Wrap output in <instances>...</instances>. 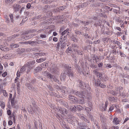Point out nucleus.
Here are the masks:
<instances>
[{
  "instance_id": "nucleus-59",
  "label": "nucleus",
  "mask_w": 129,
  "mask_h": 129,
  "mask_svg": "<svg viewBox=\"0 0 129 129\" xmlns=\"http://www.w3.org/2000/svg\"><path fill=\"white\" fill-rule=\"evenodd\" d=\"M13 124L12 121L11 120H10L8 121V124L9 125H11Z\"/></svg>"
},
{
  "instance_id": "nucleus-1",
  "label": "nucleus",
  "mask_w": 129,
  "mask_h": 129,
  "mask_svg": "<svg viewBox=\"0 0 129 129\" xmlns=\"http://www.w3.org/2000/svg\"><path fill=\"white\" fill-rule=\"evenodd\" d=\"M33 66L32 65L31 63L28 62L25 64L21 69V72H26L28 73L30 71V70L33 68Z\"/></svg>"
},
{
  "instance_id": "nucleus-42",
  "label": "nucleus",
  "mask_w": 129,
  "mask_h": 129,
  "mask_svg": "<svg viewBox=\"0 0 129 129\" xmlns=\"http://www.w3.org/2000/svg\"><path fill=\"white\" fill-rule=\"evenodd\" d=\"M113 122H115L116 123V124H117L119 123L118 121V118H115L113 120Z\"/></svg>"
},
{
  "instance_id": "nucleus-45",
  "label": "nucleus",
  "mask_w": 129,
  "mask_h": 129,
  "mask_svg": "<svg viewBox=\"0 0 129 129\" xmlns=\"http://www.w3.org/2000/svg\"><path fill=\"white\" fill-rule=\"evenodd\" d=\"M49 5H45L44 6V8L43 9V10H46L48 9H49Z\"/></svg>"
},
{
  "instance_id": "nucleus-39",
  "label": "nucleus",
  "mask_w": 129,
  "mask_h": 129,
  "mask_svg": "<svg viewBox=\"0 0 129 129\" xmlns=\"http://www.w3.org/2000/svg\"><path fill=\"white\" fill-rule=\"evenodd\" d=\"M74 66H75V67L76 68V69L77 70V71H79L80 70H79V68L80 67L78 64H77L76 63L75 64Z\"/></svg>"
},
{
  "instance_id": "nucleus-38",
  "label": "nucleus",
  "mask_w": 129,
  "mask_h": 129,
  "mask_svg": "<svg viewBox=\"0 0 129 129\" xmlns=\"http://www.w3.org/2000/svg\"><path fill=\"white\" fill-rule=\"evenodd\" d=\"M14 1L13 0H5V3L7 4L10 2L13 3Z\"/></svg>"
},
{
  "instance_id": "nucleus-20",
  "label": "nucleus",
  "mask_w": 129,
  "mask_h": 129,
  "mask_svg": "<svg viewBox=\"0 0 129 129\" xmlns=\"http://www.w3.org/2000/svg\"><path fill=\"white\" fill-rule=\"evenodd\" d=\"M15 98V97L14 96L12 99H11V105L12 107L14 108H15L16 107L14 103Z\"/></svg>"
},
{
  "instance_id": "nucleus-17",
  "label": "nucleus",
  "mask_w": 129,
  "mask_h": 129,
  "mask_svg": "<svg viewBox=\"0 0 129 129\" xmlns=\"http://www.w3.org/2000/svg\"><path fill=\"white\" fill-rule=\"evenodd\" d=\"M116 97L109 96L108 99L112 102H115L116 101Z\"/></svg>"
},
{
  "instance_id": "nucleus-19",
  "label": "nucleus",
  "mask_w": 129,
  "mask_h": 129,
  "mask_svg": "<svg viewBox=\"0 0 129 129\" xmlns=\"http://www.w3.org/2000/svg\"><path fill=\"white\" fill-rule=\"evenodd\" d=\"M84 99V98H83L81 99L77 100V102L80 104H84L85 102Z\"/></svg>"
},
{
  "instance_id": "nucleus-4",
  "label": "nucleus",
  "mask_w": 129,
  "mask_h": 129,
  "mask_svg": "<svg viewBox=\"0 0 129 129\" xmlns=\"http://www.w3.org/2000/svg\"><path fill=\"white\" fill-rule=\"evenodd\" d=\"M84 93L85 92L83 91H77L75 93V94L76 95H78L80 98H85L86 99V96L84 95Z\"/></svg>"
},
{
  "instance_id": "nucleus-46",
  "label": "nucleus",
  "mask_w": 129,
  "mask_h": 129,
  "mask_svg": "<svg viewBox=\"0 0 129 129\" xmlns=\"http://www.w3.org/2000/svg\"><path fill=\"white\" fill-rule=\"evenodd\" d=\"M105 8L106 9H107L108 10L110 11H111L113 9L112 8H110L107 6H106Z\"/></svg>"
},
{
  "instance_id": "nucleus-31",
  "label": "nucleus",
  "mask_w": 129,
  "mask_h": 129,
  "mask_svg": "<svg viewBox=\"0 0 129 129\" xmlns=\"http://www.w3.org/2000/svg\"><path fill=\"white\" fill-rule=\"evenodd\" d=\"M76 108L79 111H81L82 109L83 108L80 105H78L76 107Z\"/></svg>"
},
{
  "instance_id": "nucleus-52",
  "label": "nucleus",
  "mask_w": 129,
  "mask_h": 129,
  "mask_svg": "<svg viewBox=\"0 0 129 129\" xmlns=\"http://www.w3.org/2000/svg\"><path fill=\"white\" fill-rule=\"evenodd\" d=\"M84 23H83V24H84L85 25H88L90 23V22L89 21H84Z\"/></svg>"
},
{
  "instance_id": "nucleus-47",
  "label": "nucleus",
  "mask_w": 129,
  "mask_h": 129,
  "mask_svg": "<svg viewBox=\"0 0 129 129\" xmlns=\"http://www.w3.org/2000/svg\"><path fill=\"white\" fill-rule=\"evenodd\" d=\"M46 37V36L45 35L41 34L40 35V37L42 38H45Z\"/></svg>"
},
{
  "instance_id": "nucleus-60",
  "label": "nucleus",
  "mask_w": 129,
  "mask_h": 129,
  "mask_svg": "<svg viewBox=\"0 0 129 129\" xmlns=\"http://www.w3.org/2000/svg\"><path fill=\"white\" fill-rule=\"evenodd\" d=\"M112 53L114 54H116V49H114L112 51Z\"/></svg>"
},
{
  "instance_id": "nucleus-3",
  "label": "nucleus",
  "mask_w": 129,
  "mask_h": 129,
  "mask_svg": "<svg viewBox=\"0 0 129 129\" xmlns=\"http://www.w3.org/2000/svg\"><path fill=\"white\" fill-rule=\"evenodd\" d=\"M67 74L68 75L69 78H72L75 76L74 72L72 70H68L67 71H64L63 74V76H65Z\"/></svg>"
},
{
  "instance_id": "nucleus-14",
  "label": "nucleus",
  "mask_w": 129,
  "mask_h": 129,
  "mask_svg": "<svg viewBox=\"0 0 129 129\" xmlns=\"http://www.w3.org/2000/svg\"><path fill=\"white\" fill-rule=\"evenodd\" d=\"M92 97L91 96H90L88 97L87 99L88 100V104L89 106L90 107H91L92 106V103L91 102V99Z\"/></svg>"
},
{
  "instance_id": "nucleus-34",
  "label": "nucleus",
  "mask_w": 129,
  "mask_h": 129,
  "mask_svg": "<svg viewBox=\"0 0 129 129\" xmlns=\"http://www.w3.org/2000/svg\"><path fill=\"white\" fill-rule=\"evenodd\" d=\"M70 38L74 42H75V41L77 40L76 38L74 36H71V37Z\"/></svg>"
},
{
  "instance_id": "nucleus-7",
  "label": "nucleus",
  "mask_w": 129,
  "mask_h": 129,
  "mask_svg": "<svg viewBox=\"0 0 129 129\" xmlns=\"http://www.w3.org/2000/svg\"><path fill=\"white\" fill-rule=\"evenodd\" d=\"M90 3L89 2H86L83 3L80 5H78L77 6V7L79 9L83 8L86 7Z\"/></svg>"
},
{
  "instance_id": "nucleus-51",
  "label": "nucleus",
  "mask_w": 129,
  "mask_h": 129,
  "mask_svg": "<svg viewBox=\"0 0 129 129\" xmlns=\"http://www.w3.org/2000/svg\"><path fill=\"white\" fill-rule=\"evenodd\" d=\"M53 95L58 98H60L61 97L59 95L56 94V93H54Z\"/></svg>"
},
{
  "instance_id": "nucleus-5",
  "label": "nucleus",
  "mask_w": 129,
  "mask_h": 129,
  "mask_svg": "<svg viewBox=\"0 0 129 129\" xmlns=\"http://www.w3.org/2000/svg\"><path fill=\"white\" fill-rule=\"evenodd\" d=\"M83 91L85 92L84 95L86 96V98H88V97L91 96V93L89 89H85Z\"/></svg>"
},
{
  "instance_id": "nucleus-13",
  "label": "nucleus",
  "mask_w": 129,
  "mask_h": 129,
  "mask_svg": "<svg viewBox=\"0 0 129 129\" xmlns=\"http://www.w3.org/2000/svg\"><path fill=\"white\" fill-rule=\"evenodd\" d=\"M58 69L57 68L55 67L51 69V71L52 73L57 74L58 73Z\"/></svg>"
},
{
  "instance_id": "nucleus-28",
  "label": "nucleus",
  "mask_w": 129,
  "mask_h": 129,
  "mask_svg": "<svg viewBox=\"0 0 129 129\" xmlns=\"http://www.w3.org/2000/svg\"><path fill=\"white\" fill-rule=\"evenodd\" d=\"M61 114H63L64 113L66 114H67L68 111L66 109L64 108H63L62 109V111H61Z\"/></svg>"
},
{
  "instance_id": "nucleus-23",
  "label": "nucleus",
  "mask_w": 129,
  "mask_h": 129,
  "mask_svg": "<svg viewBox=\"0 0 129 129\" xmlns=\"http://www.w3.org/2000/svg\"><path fill=\"white\" fill-rule=\"evenodd\" d=\"M38 44H39V43L37 41H31V45L32 46H35Z\"/></svg>"
},
{
  "instance_id": "nucleus-18",
  "label": "nucleus",
  "mask_w": 129,
  "mask_h": 129,
  "mask_svg": "<svg viewBox=\"0 0 129 129\" xmlns=\"http://www.w3.org/2000/svg\"><path fill=\"white\" fill-rule=\"evenodd\" d=\"M27 109L28 111L31 114L33 113V112H36L37 110V109L36 108V107H34V108H32V109L30 110H29V109L28 108H27Z\"/></svg>"
},
{
  "instance_id": "nucleus-16",
  "label": "nucleus",
  "mask_w": 129,
  "mask_h": 129,
  "mask_svg": "<svg viewBox=\"0 0 129 129\" xmlns=\"http://www.w3.org/2000/svg\"><path fill=\"white\" fill-rule=\"evenodd\" d=\"M96 75L97 77L100 79V80H103V78L102 77V75L101 73L99 72H97Z\"/></svg>"
},
{
  "instance_id": "nucleus-26",
  "label": "nucleus",
  "mask_w": 129,
  "mask_h": 129,
  "mask_svg": "<svg viewBox=\"0 0 129 129\" xmlns=\"http://www.w3.org/2000/svg\"><path fill=\"white\" fill-rule=\"evenodd\" d=\"M74 106V107L71 106L70 108V109L72 111L75 112L76 111V106Z\"/></svg>"
},
{
  "instance_id": "nucleus-35",
  "label": "nucleus",
  "mask_w": 129,
  "mask_h": 129,
  "mask_svg": "<svg viewBox=\"0 0 129 129\" xmlns=\"http://www.w3.org/2000/svg\"><path fill=\"white\" fill-rule=\"evenodd\" d=\"M46 15L47 17L51 16L52 15V13L51 11H49L46 13Z\"/></svg>"
},
{
  "instance_id": "nucleus-53",
  "label": "nucleus",
  "mask_w": 129,
  "mask_h": 129,
  "mask_svg": "<svg viewBox=\"0 0 129 129\" xmlns=\"http://www.w3.org/2000/svg\"><path fill=\"white\" fill-rule=\"evenodd\" d=\"M92 18L94 20L97 19L98 18V16H94L92 17Z\"/></svg>"
},
{
  "instance_id": "nucleus-32",
  "label": "nucleus",
  "mask_w": 129,
  "mask_h": 129,
  "mask_svg": "<svg viewBox=\"0 0 129 129\" xmlns=\"http://www.w3.org/2000/svg\"><path fill=\"white\" fill-rule=\"evenodd\" d=\"M19 36V34H15L11 36V39H14L15 38L17 37H18Z\"/></svg>"
},
{
  "instance_id": "nucleus-10",
  "label": "nucleus",
  "mask_w": 129,
  "mask_h": 129,
  "mask_svg": "<svg viewBox=\"0 0 129 129\" xmlns=\"http://www.w3.org/2000/svg\"><path fill=\"white\" fill-rule=\"evenodd\" d=\"M100 79H98L97 83L96 85L102 88H104L106 87V85L103 83L101 82Z\"/></svg>"
},
{
  "instance_id": "nucleus-58",
  "label": "nucleus",
  "mask_w": 129,
  "mask_h": 129,
  "mask_svg": "<svg viewBox=\"0 0 129 129\" xmlns=\"http://www.w3.org/2000/svg\"><path fill=\"white\" fill-rule=\"evenodd\" d=\"M31 7V5L30 3H28L26 5V7L28 9H29Z\"/></svg>"
},
{
  "instance_id": "nucleus-33",
  "label": "nucleus",
  "mask_w": 129,
  "mask_h": 129,
  "mask_svg": "<svg viewBox=\"0 0 129 129\" xmlns=\"http://www.w3.org/2000/svg\"><path fill=\"white\" fill-rule=\"evenodd\" d=\"M1 102V103L0 105L2 108L4 109L5 106V103L3 101H2Z\"/></svg>"
},
{
  "instance_id": "nucleus-61",
  "label": "nucleus",
  "mask_w": 129,
  "mask_h": 129,
  "mask_svg": "<svg viewBox=\"0 0 129 129\" xmlns=\"http://www.w3.org/2000/svg\"><path fill=\"white\" fill-rule=\"evenodd\" d=\"M36 82V80L34 79L31 80V83L32 84Z\"/></svg>"
},
{
  "instance_id": "nucleus-37",
  "label": "nucleus",
  "mask_w": 129,
  "mask_h": 129,
  "mask_svg": "<svg viewBox=\"0 0 129 129\" xmlns=\"http://www.w3.org/2000/svg\"><path fill=\"white\" fill-rule=\"evenodd\" d=\"M36 49V48H33V49H30V48H28L27 49L26 51L27 52H30L31 50L32 51H34L35 50V49Z\"/></svg>"
},
{
  "instance_id": "nucleus-12",
  "label": "nucleus",
  "mask_w": 129,
  "mask_h": 129,
  "mask_svg": "<svg viewBox=\"0 0 129 129\" xmlns=\"http://www.w3.org/2000/svg\"><path fill=\"white\" fill-rule=\"evenodd\" d=\"M42 73L44 74H46L48 78L51 79V80L52 79L53 77H54V76H53L49 72H47V71H46L44 72H43Z\"/></svg>"
},
{
  "instance_id": "nucleus-50",
  "label": "nucleus",
  "mask_w": 129,
  "mask_h": 129,
  "mask_svg": "<svg viewBox=\"0 0 129 129\" xmlns=\"http://www.w3.org/2000/svg\"><path fill=\"white\" fill-rule=\"evenodd\" d=\"M62 109H56V111H58L61 114V111H62Z\"/></svg>"
},
{
  "instance_id": "nucleus-15",
  "label": "nucleus",
  "mask_w": 129,
  "mask_h": 129,
  "mask_svg": "<svg viewBox=\"0 0 129 129\" xmlns=\"http://www.w3.org/2000/svg\"><path fill=\"white\" fill-rule=\"evenodd\" d=\"M75 122L79 126L81 127H86V126H85V125H84L83 123H82L79 122V121L77 120H75Z\"/></svg>"
},
{
  "instance_id": "nucleus-49",
  "label": "nucleus",
  "mask_w": 129,
  "mask_h": 129,
  "mask_svg": "<svg viewBox=\"0 0 129 129\" xmlns=\"http://www.w3.org/2000/svg\"><path fill=\"white\" fill-rule=\"evenodd\" d=\"M47 87L51 91H52L53 90V87L51 86L50 85H48Z\"/></svg>"
},
{
  "instance_id": "nucleus-24",
  "label": "nucleus",
  "mask_w": 129,
  "mask_h": 129,
  "mask_svg": "<svg viewBox=\"0 0 129 129\" xmlns=\"http://www.w3.org/2000/svg\"><path fill=\"white\" fill-rule=\"evenodd\" d=\"M53 80V81H54L55 82H57V83H58L59 84L60 83V82L59 80H58L57 78H56L54 76V77H53L52 79L51 80Z\"/></svg>"
},
{
  "instance_id": "nucleus-25",
  "label": "nucleus",
  "mask_w": 129,
  "mask_h": 129,
  "mask_svg": "<svg viewBox=\"0 0 129 129\" xmlns=\"http://www.w3.org/2000/svg\"><path fill=\"white\" fill-rule=\"evenodd\" d=\"M67 35H62L61 36V38H60V39H63L65 40L66 41V42H67Z\"/></svg>"
},
{
  "instance_id": "nucleus-11",
  "label": "nucleus",
  "mask_w": 129,
  "mask_h": 129,
  "mask_svg": "<svg viewBox=\"0 0 129 129\" xmlns=\"http://www.w3.org/2000/svg\"><path fill=\"white\" fill-rule=\"evenodd\" d=\"M16 12L18 11L21 8V6L18 4H14L13 6Z\"/></svg>"
},
{
  "instance_id": "nucleus-55",
  "label": "nucleus",
  "mask_w": 129,
  "mask_h": 129,
  "mask_svg": "<svg viewBox=\"0 0 129 129\" xmlns=\"http://www.w3.org/2000/svg\"><path fill=\"white\" fill-rule=\"evenodd\" d=\"M7 75V72H5L4 73L2 74V76L4 77H5Z\"/></svg>"
},
{
  "instance_id": "nucleus-29",
  "label": "nucleus",
  "mask_w": 129,
  "mask_h": 129,
  "mask_svg": "<svg viewBox=\"0 0 129 129\" xmlns=\"http://www.w3.org/2000/svg\"><path fill=\"white\" fill-rule=\"evenodd\" d=\"M20 82H18L16 84V88L18 90V91H20Z\"/></svg>"
},
{
  "instance_id": "nucleus-36",
  "label": "nucleus",
  "mask_w": 129,
  "mask_h": 129,
  "mask_svg": "<svg viewBox=\"0 0 129 129\" xmlns=\"http://www.w3.org/2000/svg\"><path fill=\"white\" fill-rule=\"evenodd\" d=\"M9 16L10 18V20L11 21V22H13V15L12 14H10L9 15Z\"/></svg>"
},
{
  "instance_id": "nucleus-27",
  "label": "nucleus",
  "mask_w": 129,
  "mask_h": 129,
  "mask_svg": "<svg viewBox=\"0 0 129 129\" xmlns=\"http://www.w3.org/2000/svg\"><path fill=\"white\" fill-rule=\"evenodd\" d=\"M53 5H52V7H56L57 6V3L55 1H54L52 0V4Z\"/></svg>"
},
{
  "instance_id": "nucleus-44",
  "label": "nucleus",
  "mask_w": 129,
  "mask_h": 129,
  "mask_svg": "<svg viewBox=\"0 0 129 129\" xmlns=\"http://www.w3.org/2000/svg\"><path fill=\"white\" fill-rule=\"evenodd\" d=\"M29 33V31H25L24 32L22 33V34H21V35H25L26 34H27Z\"/></svg>"
},
{
  "instance_id": "nucleus-56",
  "label": "nucleus",
  "mask_w": 129,
  "mask_h": 129,
  "mask_svg": "<svg viewBox=\"0 0 129 129\" xmlns=\"http://www.w3.org/2000/svg\"><path fill=\"white\" fill-rule=\"evenodd\" d=\"M7 114L9 115H10L11 114V111L10 110H8L7 111Z\"/></svg>"
},
{
  "instance_id": "nucleus-64",
  "label": "nucleus",
  "mask_w": 129,
  "mask_h": 129,
  "mask_svg": "<svg viewBox=\"0 0 129 129\" xmlns=\"http://www.w3.org/2000/svg\"><path fill=\"white\" fill-rule=\"evenodd\" d=\"M3 93L4 94V96H7V92L5 90H3Z\"/></svg>"
},
{
  "instance_id": "nucleus-41",
  "label": "nucleus",
  "mask_w": 129,
  "mask_h": 129,
  "mask_svg": "<svg viewBox=\"0 0 129 129\" xmlns=\"http://www.w3.org/2000/svg\"><path fill=\"white\" fill-rule=\"evenodd\" d=\"M9 50V48L4 46V48L3 49V51H8Z\"/></svg>"
},
{
  "instance_id": "nucleus-62",
  "label": "nucleus",
  "mask_w": 129,
  "mask_h": 129,
  "mask_svg": "<svg viewBox=\"0 0 129 129\" xmlns=\"http://www.w3.org/2000/svg\"><path fill=\"white\" fill-rule=\"evenodd\" d=\"M120 54L121 57H124L125 55L122 52H120Z\"/></svg>"
},
{
  "instance_id": "nucleus-57",
  "label": "nucleus",
  "mask_w": 129,
  "mask_h": 129,
  "mask_svg": "<svg viewBox=\"0 0 129 129\" xmlns=\"http://www.w3.org/2000/svg\"><path fill=\"white\" fill-rule=\"evenodd\" d=\"M75 120H70V123H71L73 125L74 124V122H75Z\"/></svg>"
},
{
  "instance_id": "nucleus-30",
  "label": "nucleus",
  "mask_w": 129,
  "mask_h": 129,
  "mask_svg": "<svg viewBox=\"0 0 129 129\" xmlns=\"http://www.w3.org/2000/svg\"><path fill=\"white\" fill-rule=\"evenodd\" d=\"M75 20L76 22L79 23V22L80 23H82L83 24V23H84V21H81V20L79 19L78 18H76L75 19Z\"/></svg>"
},
{
  "instance_id": "nucleus-43",
  "label": "nucleus",
  "mask_w": 129,
  "mask_h": 129,
  "mask_svg": "<svg viewBox=\"0 0 129 129\" xmlns=\"http://www.w3.org/2000/svg\"><path fill=\"white\" fill-rule=\"evenodd\" d=\"M53 0H47L46 1V3L47 4H52Z\"/></svg>"
},
{
  "instance_id": "nucleus-8",
  "label": "nucleus",
  "mask_w": 129,
  "mask_h": 129,
  "mask_svg": "<svg viewBox=\"0 0 129 129\" xmlns=\"http://www.w3.org/2000/svg\"><path fill=\"white\" fill-rule=\"evenodd\" d=\"M63 67L66 69V70L65 71H67L68 70H71L72 67L71 65L67 64H63Z\"/></svg>"
},
{
  "instance_id": "nucleus-21",
  "label": "nucleus",
  "mask_w": 129,
  "mask_h": 129,
  "mask_svg": "<svg viewBox=\"0 0 129 129\" xmlns=\"http://www.w3.org/2000/svg\"><path fill=\"white\" fill-rule=\"evenodd\" d=\"M42 69V68L38 66L35 68V72L36 73L39 72L41 71Z\"/></svg>"
},
{
  "instance_id": "nucleus-54",
  "label": "nucleus",
  "mask_w": 129,
  "mask_h": 129,
  "mask_svg": "<svg viewBox=\"0 0 129 129\" xmlns=\"http://www.w3.org/2000/svg\"><path fill=\"white\" fill-rule=\"evenodd\" d=\"M54 88H55L57 89H60V87L57 85H54Z\"/></svg>"
},
{
  "instance_id": "nucleus-9",
  "label": "nucleus",
  "mask_w": 129,
  "mask_h": 129,
  "mask_svg": "<svg viewBox=\"0 0 129 129\" xmlns=\"http://www.w3.org/2000/svg\"><path fill=\"white\" fill-rule=\"evenodd\" d=\"M68 98L71 101L74 103H75L77 101V98L72 95H69L68 96Z\"/></svg>"
},
{
  "instance_id": "nucleus-22",
  "label": "nucleus",
  "mask_w": 129,
  "mask_h": 129,
  "mask_svg": "<svg viewBox=\"0 0 129 129\" xmlns=\"http://www.w3.org/2000/svg\"><path fill=\"white\" fill-rule=\"evenodd\" d=\"M46 59V58H41L40 59H37L36 61L38 63H40L44 61Z\"/></svg>"
},
{
  "instance_id": "nucleus-2",
  "label": "nucleus",
  "mask_w": 129,
  "mask_h": 129,
  "mask_svg": "<svg viewBox=\"0 0 129 129\" xmlns=\"http://www.w3.org/2000/svg\"><path fill=\"white\" fill-rule=\"evenodd\" d=\"M66 41L65 40L60 39L59 42L56 44V48L58 49H59L60 47V48L62 49L64 48L65 47L66 43Z\"/></svg>"
},
{
  "instance_id": "nucleus-40",
  "label": "nucleus",
  "mask_w": 129,
  "mask_h": 129,
  "mask_svg": "<svg viewBox=\"0 0 129 129\" xmlns=\"http://www.w3.org/2000/svg\"><path fill=\"white\" fill-rule=\"evenodd\" d=\"M47 65V63L46 62H44L41 64V66L42 67H44L46 66Z\"/></svg>"
},
{
  "instance_id": "nucleus-6",
  "label": "nucleus",
  "mask_w": 129,
  "mask_h": 129,
  "mask_svg": "<svg viewBox=\"0 0 129 129\" xmlns=\"http://www.w3.org/2000/svg\"><path fill=\"white\" fill-rule=\"evenodd\" d=\"M86 45H87L86 47V49L88 50H90L91 48V46L90 44H91L92 43V41H90L89 40L87 39V40L86 42Z\"/></svg>"
},
{
  "instance_id": "nucleus-63",
  "label": "nucleus",
  "mask_w": 129,
  "mask_h": 129,
  "mask_svg": "<svg viewBox=\"0 0 129 129\" xmlns=\"http://www.w3.org/2000/svg\"><path fill=\"white\" fill-rule=\"evenodd\" d=\"M100 41L99 40H98L96 41H95L93 42V43L95 44L99 43H100Z\"/></svg>"
},
{
  "instance_id": "nucleus-48",
  "label": "nucleus",
  "mask_w": 129,
  "mask_h": 129,
  "mask_svg": "<svg viewBox=\"0 0 129 129\" xmlns=\"http://www.w3.org/2000/svg\"><path fill=\"white\" fill-rule=\"evenodd\" d=\"M98 79H97V80L96 81V79H95L94 77H93V81L94 82L95 84L96 85L97 83V82H98Z\"/></svg>"
}]
</instances>
